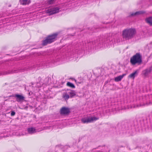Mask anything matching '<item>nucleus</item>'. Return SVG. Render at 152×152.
I'll list each match as a JSON object with an SVG mask.
<instances>
[{
	"label": "nucleus",
	"mask_w": 152,
	"mask_h": 152,
	"mask_svg": "<svg viewBox=\"0 0 152 152\" xmlns=\"http://www.w3.org/2000/svg\"><path fill=\"white\" fill-rule=\"evenodd\" d=\"M67 86L71 88H74L75 87L74 85L70 82H68L66 84Z\"/></svg>",
	"instance_id": "obj_18"
},
{
	"label": "nucleus",
	"mask_w": 152,
	"mask_h": 152,
	"mask_svg": "<svg viewBox=\"0 0 152 152\" xmlns=\"http://www.w3.org/2000/svg\"><path fill=\"white\" fill-rule=\"evenodd\" d=\"M59 11V9L57 7L49 9L46 11V12L49 14V15H51L58 13Z\"/></svg>",
	"instance_id": "obj_6"
},
{
	"label": "nucleus",
	"mask_w": 152,
	"mask_h": 152,
	"mask_svg": "<svg viewBox=\"0 0 152 152\" xmlns=\"http://www.w3.org/2000/svg\"><path fill=\"white\" fill-rule=\"evenodd\" d=\"M137 71H136L134 72H133L132 74H130L129 76V77L131 78H133L134 79L135 76L136 75H137Z\"/></svg>",
	"instance_id": "obj_17"
},
{
	"label": "nucleus",
	"mask_w": 152,
	"mask_h": 152,
	"mask_svg": "<svg viewBox=\"0 0 152 152\" xmlns=\"http://www.w3.org/2000/svg\"><path fill=\"white\" fill-rule=\"evenodd\" d=\"M70 112V109L67 107H63L60 110V113L61 115H67Z\"/></svg>",
	"instance_id": "obj_5"
},
{
	"label": "nucleus",
	"mask_w": 152,
	"mask_h": 152,
	"mask_svg": "<svg viewBox=\"0 0 152 152\" xmlns=\"http://www.w3.org/2000/svg\"><path fill=\"white\" fill-rule=\"evenodd\" d=\"M14 96L16 98L17 101L18 102L23 101L25 98L23 96L18 94H16Z\"/></svg>",
	"instance_id": "obj_8"
},
{
	"label": "nucleus",
	"mask_w": 152,
	"mask_h": 152,
	"mask_svg": "<svg viewBox=\"0 0 152 152\" xmlns=\"http://www.w3.org/2000/svg\"><path fill=\"white\" fill-rule=\"evenodd\" d=\"M15 71H13L12 70L3 71L0 73V76L1 75H5L10 74L13 73H15Z\"/></svg>",
	"instance_id": "obj_10"
},
{
	"label": "nucleus",
	"mask_w": 152,
	"mask_h": 152,
	"mask_svg": "<svg viewBox=\"0 0 152 152\" xmlns=\"http://www.w3.org/2000/svg\"><path fill=\"white\" fill-rule=\"evenodd\" d=\"M20 3L23 5L28 4L30 3V0H20Z\"/></svg>",
	"instance_id": "obj_15"
},
{
	"label": "nucleus",
	"mask_w": 152,
	"mask_h": 152,
	"mask_svg": "<svg viewBox=\"0 0 152 152\" xmlns=\"http://www.w3.org/2000/svg\"><path fill=\"white\" fill-rule=\"evenodd\" d=\"M112 38V37H109L107 39V43H109V44H111L113 43Z\"/></svg>",
	"instance_id": "obj_19"
},
{
	"label": "nucleus",
	"mask_w": 152,
	"mask_h": 152,
	"mask_svg": "<svg viewBox=\"0 0 152 152\" xmlns=\"http://www.w3.org/2000/svg\"><path fill=\"white\" fill-rule=\"evenodd\" d=\"M62 98L66 101H67L70 98L69 93L67 90L63 93L62 95Z\"/></svg>",
	"instance_id": "obj_11"
},
{
	"label": "nucleus",
	"mask_w": 152,
	"mask_h": 152,
	"mask_svg": "<svg viewBox=\"0 0 152 152\" xmlns=\"http://www.w3.org/2000/svg\"><path fill=\"white\" fill-rule=\"evenodd\" d=\"M145 21L149 24L152 25V17L147 18L145 19Z\"/></svg>",
	"instance_id": "obj_16"
},
{
	"label": "nucleus",
	"mask_w": 152,
	"mask_h": 152,
	"mask_svg": "<svg viewBox=\"0 0 152 152\" xmlns=\"http://www.w3.org/2000/svg\"><path fill=\"white\" fill-rule=\"evenodd\" d=\"M145 13V12L143 11H140L136 12L134 13H132L131 14L130 16H135L137 15H139Z\"/></svg>",
	"instance_id": "obj_12"
},
{
	"label": "nucleus",
	"mask_w": 152,
	"mask_h": 152,
	"mask_svg": "<svg viewBox=\"0 0 152 152\" xmlns=\"http://www.w3.org/2000/svg\"><path fill=\"white\" fill-rule=\"evenodd\" d=\"M27 131L29 134H31L36 132V129L34 127H30L28 128Z\"/></svg>",
	"instance_id": "obj_14"
},
{
	"label": "nucleus",
	"mask_w": 152,
	"mask_h": 152,
	"mask_svg": "<svg viewBox=\"0 0 152 152\" xmlns=\"http://www.w3.org/2000/svg\"><path fill=\"white\" fill-rule=\"evenodd\" d=\"M152 71V67H150L149 68L146 69L142 71V73L144 75L147 76L150 74Z\"/></svg>",
	"instance_id": "obj_7"
},
{
	"label": "nucleus",
	"mask_w": 152,
	"mask_h": 152,
	"mask_svg": "<svg viewBox=\"0 0 152 152\" xmlns=\"http://www.w3.org/2000/svg\"><path fill=\"white\" fill-rule=\"evenodd\" d=\"M15 113L14 111H12L11 113V116H13L15 115Z\"/></svg>",
	"instance_id": "obj_21"
},
{
	"label": "nucleus",
	"mask_w": 152,
	"mask_h": 152,
	"mask_svg": "<svg viewBox=\"0 0 152 152\" xmlns=\"http://www.w3.org/2000/svg\"><path fill=\"white\" fill-rule=\"evenodd\" d=\"M142 61V56L140 53H137L130 58V62L133 65L136 64L140 65Z\"/></svg>",
	"instance_id": "obj_2"
},
{
	"label": "nucleus",
	"mask_w": 152,
	"mask_h": 152,
	"mask_svg": "<svg viewBox=\"0 0 152 152\" xmlns=\"http://www.w3.org/2000/svg\"><path fill=\"white\" fill-rule=\"evenodd\" d=\"M126 75L125 74H123L122 75L119 76L115 77L114 80L115 82H119L121 81L122 79Z\"/></svg>",
	"instance_id": "obj_13"
},
{
	"label": "nucleus",
	"mask_w": 152,
	"mask_h": 152,
	"mask_svg": "<svg viewBox=\"0 0 152 152\" xmlns=\"http://www.w3.org/2000/svg\"><path fill=\"white\" fill-rule=\"evenodd\" d=\"M58 34H54L52 35H49L46 37V39L42 41V45L43 46L47 45L48 44H50L54 42L56 40Z\"/></svg>",
	"instance_id": "obj_3"
},
{
	"label": "nucleus",
	"mask_w": 152,
	"mask_h": 152,
	"mask_svg": "<svg viewBox=\"0 0 152 152\" xmlns=\"http://www.w3.org/2000/svg\"><path fill=\"white\" fill-rule=\"evenodd\" d=\"M67 91L69 93L70 98H72L76 95V92L75 91L71 89H67Z\"/></svg>",
	"instance_id": "obj_9"
},
{
	"label": "nucleus",
	"mask_w": 152,
	"mask_h": 152,
	"mask_svg": "<svg viewBox=\"0 0 152 152\" xmlns=\"http://www.w3.org/2000/svg\"><path fill=\"white\" fill-rule=\"evenodd\" d=\"M56 0H48V2L50 4H53Z\"/></svg>",
	"instance_id": "obj_20"
},
{
	"label": "nucleus",
	"mask_w": 152,
	"mask_h": 152,
	"mask_svg": "<svg viewBox=\"0 0 152 152\" xmlns=\"http://www.w3.org/2000/svg\"><path fill=\"white\" fill-rule=\"evenodd\" d=\"M136 34V30L134 28H127L122 31V36L126 40H129L133 38Z\"/></svg>",
	"instance_id": "obj_1"
},
{
	"label": "nucleus",
	"mask_w": 152,
	"mask_h": 152,
	"mask_svg": "<svg viewBox=\"0 0 152 152\" xmlns=\"http://www.w3.org/2000/svg\"><path fill=\"white\" fill-rule=\"evenodd\" d=\"M99 118L95 117H87L82 118L81 119V122L83 124L91 123L94 121H96L99 119Z\"/></svg>",
	"instance_id": "obj_4"
},
{
	"label": "nucleus",
	"mask_w": 152,
	"mask_h": 152,
	"mask_svg": "<svg viewBox=\"0 0 152 152\" xmlns=\"http://www.w3.org/2000/svg\"><path fill=\"white\" fill-rule=\"evenodd\" d=\"M40 78V77H39V78Z\"/></svg>",
	"instance_id": "obj_22"
}]
</instances>
